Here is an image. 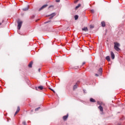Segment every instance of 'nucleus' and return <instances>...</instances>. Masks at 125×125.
<instances>
[{
  "mask_svg": "<svg viewBox=\"0 0 125 125\" xmlns=\"http://www.w3.org/2000/svg\"><path fill=\"white\" fill-rule=\"evenodd\" d=\"M97 104H98V105H100V106L98 107V109H99L100 112H102L101 114L103 115V107H102V106H105V104L99 101L97 102Z\"/></svg>",
  "mask_w": 125,
  "mask_h": 125,
  "instance_id": "obj_1",
  "label": "nucleus"
},
{
  "mask_svg": "<svg viewBox=\"0 0 125 125\" xmlns=\"http://www.w3.org/2000/svg\"><path fill=\"white\" fill-rule=\"evenodd\" d=\"M114 48L116 51H120L121 49L120 48L119 46H121V45L118 42H114Z\"/></svg>",
  "mask_w": 125,
  "mask_h": 125,
  "instance_id": "obj_2",
  "label": "nucleus"
},
{
  "mask_svg": "<svg viewBox=\"0 0 125 125\" xmlns=\"http://www.w3.org/2000/svg\"><path fill=\"white\" fill-rule=\"evenodd\" d=\"M17 23H18V30H20L21 29V27H22L23 21L21 20H18L17 21Z\"/></svg>",
  "mask_w": 125,
  "mask_h": 125,
  "instance_id": "obj_3",
  "label": "nucleus"
},
{
  "mask_svg": "<svg viewBox=\"0 0 125 125\" xmlns=\"http://www.w3.org/2000/svg\"><path fill=\"white\" fill-rule=\"evenodd\" d=\"M79 83H80V82L78 81L74 85L73 87V90L75 91L76 89L78 88V86H79Z\"/></svg>",
  "mask_w": 125,
  "mask_h": 125,
  "instance_id": "obj_4",
  "label": "nucleus"
},
{
  "mask_svg": "<svg viewBox=\"0 0 125 125\" xmlns=\"http://www.w3.org/2000/svg\"><path fill=\"white\" fill-rule=\"evenodd\" d=\"M47 6H48V5L47 4L43 5L42 7H41L39 9V11H41V10H42V9H44V8H45L46 7H47Z\"/></svg>",
  "mask_w": 125,
  "mask_h": 125,
  "instance_id": "obj_5",
  "label": "nucleus"
},
{
  "mask_svg": "<svg viewBox=\"0 0 125 125\" xmlns=\"http://www.w3.org/2000/svg\"><path fill=\"white\" fill-rule=\"evenodd\" d=\"M103 72V69H102V67L100 68L98 71V73L100 74V75H102V73Z\"/></svg>",
  "mask_w": 125,
  "mask_h": 125,
  "instance_id": "obj_6",
  "label": "nucleus"
},
{
  "mask_svg": "<svg viewBox=\"0 0 125 125\" xmlns=\"http://www.w3.org/2000/svg\"><path fill=\"white\" fill-rule=\"evenodd\" d=\"M68 117H69V115H68V114L63 116L62 119H63V121H67V119H68Z\"/></svg>",
  "mask_w": 125,
  "mask_h": 125,
  "instance_id": "obj_7",
  "label": "nucleus"
},
{
  "mask_svg": "<svg viewBox=\"0 0 125 125\" xmlns=\"http://www.w3.org/2000/svg\"><path fill=\"white\" fill-rule=\"evenodd\" d=\"M55 15H56V14H55V13H53L52 14L50 15V16L51 17L49 18V19H53V17L55 16Z\"/></svg>",
  "mask_w": 125,
  "mask_h": 125,
  "instance_id": "obj_8",
  "label": "nucleus"
},
{
  "mask_svg": "<svg viewBox=\"0 0 125 125\" xmlns=\"http://www.w3.org/2000/svg\"><path fill=\"white\" fill-rule=\"evenodd\" d=\"M19 111H20V107L18 106L16 112L15 113L14 116H16V114H18L19 113Z\"/></svg>",
  "mask_w": 125,
  "mask_h": 125,
  "instance_id": "obj_9",
  "label": "nucleus"
},
{
  "mask_svg": "<svg viewBox=\"0 0 125 125\" xmlns=\"http://www.w3.org/2000/svg\"><path fill=\"white\" fill-rule=\"evenodd\" d=\"M111 57L112 60L115 59V54L113 52H111Z\"/></svg>",
  "mask_w": 125,
  "mask_h": 125,
  "instance_id": "obj_10",
  "label": "nucleus"
},
{
  "mask_svg": "<svg viewBox=\"0 0 125 125\" xmlns=\"http://www.w3.org/2000/svg\"><path fill=\"white\" fill-rule=\"evenodd\" d=\"M82 31H84V32H88V29L87 28V27H85L82 28Z\"/></svg>",
  "mask_w": 125,
  "mask_h": 125,
  "instance_id": "obj_11",
  "label": "nucleus"
},
{
  "mask_svg": "<svg viewBox=\"0 0 125 125\" xmlns=\"http://www.w3.org/2000/svg\"><path fill=\"white\" fill-rule=\"evenodd\" d=\"M33 61H31V62H30L29 64H28V67L29 68H32V66L33 65Z\"/></svg>",
  "mask_w": 125,
  "mask_h": 125,
  "instance_id": "obj_12",
  "label": "nucleus"
},
{
  "mask_svg": "<svg viewBox=\"0 0 125 125\" xmlns=\"http://www.w3.org/2000/svg\"><path fill=\"white\" fill-rule=\"evenodd\" d=\"M101 24H102V27H105V26H106V24H105L104 21H102Z\"/></svg>",
  "mask_w": 125,
  "mask_h": 125,
  "instance_id": "obj_13",
  "label": "nucleus"
},
{
  "mask_svg": "<svg viewBox=\"0 0 125 125\" xmlns=\"http://www.w3.org/2000/svg\"><path fill=\"white\" fill-rule=\"evenodd\" d=\"M105 59H106V60H107V61H108V62L110 61V56H106L105 58Z\"/></svg>",
  "mask_w": 125,
  "mask_h": 125,
  "instance_id": "obj_14",
  "label": "nucleus"
},
{
  "mask_svg": "<svg viewBox=\"0 0 125 125\" xmlns=\"http://www.w3.org/2000/svg\"><path fill=\"white\" fill-rule=\"evenodd\" d=\"M38 89H40V90H42V89H43V86H38Z\"/></svg>",
  "mask_w": 125,
  "mask_h": 125,
  "instance_id": "obj_15",
  "label": "nucleus"
},
{
  "mask_svg": "<svg viewBox=\"0 0 125 125\" xmlns=\"http://www.w3.org/2000/svg\"><path fill=\"white\" fill-rule=\"evenodd\" d=\"M90 102H93V103L96 102V101H95V100H94L93 98H90Z\"/></svg>",
  "mask_w": 125,
  "mask_h": 125,
  "instance_id": "obj_16",
  "label": "nucleus"
},
{
  "mask_svg": "<svg viewBox=\"0 0 125 125\" xmlns=\"http://www.w3.org/2000/svg\"><path fill=\"white\" fill-rule=\"evenodd\" d=\"M28 9H29V8H28V7H27L26 8H24L22 9V10L23 11H27V10H28Z\"/></svg>",
  "mask_w": 125,
  "mask_h": 125,
  "instance_id": "obj_17",
  "label": "nucleus"
},
{
  "mask_svg": "<svg viewBox=\"0 0 125 125\" xmlns=\"http://www.w3.org/2000/svg\"><path fill=\"white\" fill-rule=\"evenodd\" d=\"M80 7H81V4H78V6L75 7V9H78V8H79Z\"/></svg>",
  "mask_w": 125,
  "mask_h": 125,
  "instance_id": "obj_18",
  "label": "nucleus"
},
{
  "mask_svg": "<svg viewBox=\"0 0 125 125\" xmlns=\"http://www.w3.org/2000/svg\"><path fill=\"white\" fill-rule=\"evenodd\" d=\"M74 18H75V20H78V19H79V16L78 15H75L74 16Z\"/></svg>",
  "mask_w": 125,
  "mask_h": 125,
  "instance_id": "obj_19",
  "label": "nucleus"
},
{
  "mask_svg": "<svg viewBox=\"0 0 125 125\" xmlns=\"http://www.w3.org/2000/svg\"><path fill=\"white\" fill-rule=\"evenodd\" d=\"M90 29H93V28H94V26L92 25H90Z\"/></svg>",
  "mask_w": 125,
  "mask_h": 125,
  "instance_id": "obj_20",
  "label": "nucleus"
},
{
  "mask_svg": "<svg viewBox=\"0 0 125 125\" xmlns=\"http://www.w3.org/2000/svg\"><path fill=\"white\" fill-rule=\"evenodd\" d=\"M40 109H41V107H39L38 108H36L35 109V111H38L39 110H40Z\"/></svg>",
  "mask_w": 125,
  "mask_h": 125,
  "instance_id": "obj_21",
  "label": "nucleus"
},
{
  "mask_svg": "<svg viewBox=\"0 0 125 125\" xmlns=\"http://www.w3.org/2000/svg\"><path fill=\"white\" fill-rule=\"evenodd\" d=\"M96 77H99V76H101V75H100V73L96 74H95Z\"/></svg>",
  "mask_w": 125,
  "mask_h": 125,
  "instance_id": "obj_22",
  "label": "nucleus"
},
{
  "mask_svg": "<svg viewBox=\"0 0 125 125\" xmlns=\"http://www.w3.org/2000/svg\"><path fill=\"white\" fill-rule=\"evenodd\" d=\"M22 125H27V124H26V121L22 122Z\"/></svg>",
  "mask_w": 125,
  "mask_h": 125,
  "instance_id": "obj_23",
  "label": "nucleus"
},
{
  "mask_svg": "<svg viewBox=\"0 0 125 125\" xmlns=\"http://www.w3.org/2000/svg\"><path fill=\"white\" fill-rule=\"evenodd\" d=\"M91 12L92 13H94V10H91Z\"/></svg>",
  "mask_w": 125,
  "mask_h": 125,
  "instance_id": "obj_24",
  "label": "nucleus"
},
{
  "mask_svg": "<svg viewBox=\"0 0 125 125\" xmlns=\"http://www.w3.org/2000/svg\"><path fill=\"white\" fill-rule=\"evenodd\" d=\"M56 2H60V0H56Z\"/></svg>",
  "mask_w": 125,
  "mask_h": 125,
  "instance_id": "obj_25",
  "label": "nucleus"
},
{
  "mask_svg": "<svg viewBox=\"0 0 125 125\" xmlns=\"http://www.w3.org/2000/svg\"><path fill=\"white\" fill-rule=\"evenodd\" d=\"M49 89H50V90H51L52 91H53V89H52L51 88L49 87Z\"/></svg>",
  "mask_w": 125,
  "mask_h": 125,
  "instance_id": "obj_26",
  "label": "nucleus"
},
{
  "mask_svg": "<svg viewBox=\"0 0 125 125\" xmlns=\"http://www.w3.org/2000/svg\"><path fill=\"white\" fill-rule=\"evenodd\" d=\"M78 1H79V0L75 1L74 2H75V3H77Z\"/></svg>",
  "mask_w": 125,
  "mask_h": 125,
  "instance_id": "obj_27",
  "label": "nucleus"
},
{
  "mask_svg": "<svg viewBox=\"0 0 125 125\" xmlns=\"http://www.w3.org/2000/svg\"><path fill=\"white\" fill-rule=\"evenodd\" d=\"M50 7H53V5H51V6H49V8H50Z\"/></svg>",
  "mask_w": 125,
  "mask_h": 125,
  "instance_id": "obj_28",
  "label": "nucleus"
},
{
  "mask_svg": "<svg viewBox=\"0 0 125 125\" xmlns=\"http://www.w3.org/2000/svg\"><path fill=\"white\" fill-rule=\"evenodd\" d=\"M49 22H50V21H46L45 23H49Z\"/></svg>",
  "mask_w": 125,
  "mask_h": 125,
  "instance_id": "obj_29",
  "label": "nucleus"
},
{
  "mask_svg": "<svg viewBox=\"0 0 125 125\" xmlns=\"http://www.w3.org/2000/svg\"><path fill=\"white\" fill-rule=\"evenodd\" d=\"M84 64H85V62H83V65H84Z\"/></svg>",
  "mask_w": 125,
  "mask_h": 125,
  "instance_id": "obj_30",
  "label": "nucleus"
},
{
  "mask_svg": "<svg viewBox=\"0 0 125 125\" xmlns=\"http://www.w3.org/2000/svg\"><path fill=\"white\" fill-rule=\"evenodd\" d=\"M38 71H39V72H40V71H41V68H39V69H38Z\"/></svg>",
  "mask_w": 125,
  "mask_h": 125,
  "instance_id": "obj_31",
  "label": "nucleus"
},
{
  "mask_svg": "<svg viewBox=\"0 0 125 125\" xmlns=\"http://www.w3.org/2000/svg\"><path fill=\"white\" fill-rule=\"evenodd\" d=\"M52 91H53V92H54V93H55V91L54 90Z\"/></svg>",
  "mask_w": 125,
  "mask_h": 125,
  "instance_id": "obj_32",
  "label": "nucleus"
},
{
  "mask_svg": "<svg viewBox=\"0 0 125 125\" xmlns=\"http://www.w3.org/2000/svg\"><path fill=\"white\" fill-rule=\"evenodd\" d=\"M0 25H1V22H0Z\"/></svg>",
  "mask_w": 125,
  "mask_h": 125,
  "instance_id": "obj_33",
  "label": "nucleus"
}]
</instances>
